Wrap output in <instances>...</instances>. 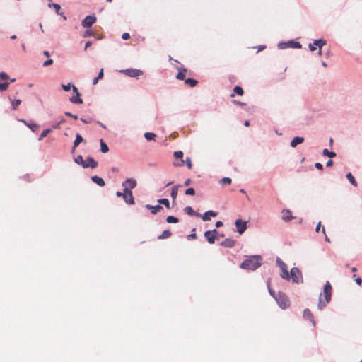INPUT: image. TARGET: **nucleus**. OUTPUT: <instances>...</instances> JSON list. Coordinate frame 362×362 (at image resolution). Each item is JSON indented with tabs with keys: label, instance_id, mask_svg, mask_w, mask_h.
Here are the masks:
<instances>
[{
	"label": "nucleus",
	"instance_id": "61",
	"mask_svg": "<svg viewBox=\"0 0 362 362\" xmlns=\"http://www.w3.org/2000/svg\"><path fill=\"white\" fill-rule=\"evenodd\" d=\"M43 54L45 56H46L47 57H50V54H49V52L48 51H44L43 52Z\"/></svg>",
	"mask_w": 362,
	"mask_h": 362
},
{
	"label": "nucleus",
	"instance_id": "32",
	"mask_svg": "<svg viewBox=\"0 0 362 362\" xmlns=\"http://www.w3.org/2000/svg\"><path fill=\"white\" fill-rule=\"evenodd\" d=\"M11 103L13 110H16L18 108V105H21V100L20 99L11 100Z\"/></svg>",
	"mask_w": 362,
	"mask_h": 362
},
{
	"label": "nucleus",
	"instance_id": "41",
	"mask_svg": "<svg viewBox=\"0 0 362 362\" xmlns=\"http://www.w3.org/2000/svg\"><path fill=\"white\" fill-rule=\"evenodd\" d=\"M49 6L50 7H51V6H52V7H53V8H54V10H55V11L57 12V14H59V15H62V13H60V12H59V11H60V10H61V6H60V5H59V4L54 3V4H49Z\"/></svg>",
	"mask_w": 362,
	"mask_h": 362
},
{
	"label": "nucleus",
	"instance_id": "23",
	"mask_svg": "<svg viewBox=\"0 0 362 362\" xmlns=\"http://www.w3.org/2000/svg\"><path fill=\"white\" fill-rule=\"evenodd\" d=\"M303 141H304L303 137H299V136L294 137L291 142V146L293 148H295L297 145L302 144Z\"/></svg>",
	"mask_w": 362,
	"mask_h": 362
},
{
	"label": "nucleus",
	"instance_id": "1",
	"mask_svg": "<svg viewBox=\"0 0 362 362\" xmlns=\"http://www.w3.org/2000/svg\"><path fill=\"white\" fill-rule=\"evenodd\" d=\"M262 265L259 255L250 256L240 264V268L247 270H255Z\"/></svg>",
	"mask_w": 362,
	"mask_h": 362
},
{
	"label": "nucleus",
	"instance_id": "15",
	"mask_svg": "<svg viewBox=\"0 0 362 362\" xmlns=\"http://www.w3.org/2000/svg\"><path fill=\"white\" fill-rule=\"evenodd\" d=\"M121 71L125 73V74L127 76H130V77H136V76H139L142 74V71L139 69H130L123 70Z\"/></svg>",
	"mask_w": 362,
	"mask_h": 362
},
{
	"label": "nucleus",
	"instance_id": "5",
	"mask_svg": "<svg viewBox=\"0 0 362 362\" xmlns=\"http://www.w3.org/2000/svg\"><path fill=\"white\" fill-rule=\"evenodd\" d=\"M276 264H278V266L279 267V268L281 269V273H280L281 277L282 279L288 280L289 279V273L288 272L286 264L282 260H281L279 258H277Z\"/></svg>",
	"mask_w": 362,
	"mask_h": 362
},
{
	"label": "nucleus",
	"instance_id": "62",
	"mask_svg": "<svg viewBox=\"0 0 362 362\" xmlns=\"http://www.w3.org/2000/svg\"><path fill=\"white\" fill-rule=\"evenodd\" d=\"M190 182H191L190 179H187L185 182V185L187 186V185H189L190 184Z\"/></svg>",
	"mask_w": 362,
	"mask_h": 362
},
{
	"label": "nucleus",
	"instance_id": "60",
	"mask_svg": "<svg viewBox=\"0 0 362 362\" xmlns=\"http://www.w3.org/2000/svg\"><path fill=\"white\" fill-rule=\"evenodd\" d=\"M233 103L237 104V105H240V106H243V105H245V103H243L235 101V100H234Z\"/></svg>",
	"mask_w": 362,
	"mask_h": 362
},
{
	"label": "nucleus",
	"instance_id": "57",
	"mask_svg": "<svg viewBox=\"0 0 362 362\" xmlns=\"http://www.w3.org/2000/svg\"><path fill=\"white\" fill-rule=\"evenodd\" d=\"M223 226V222L221 221H218L216 223V226L217 228H219V227H221Z\"/></svg>",
	"mask_w": 362,
	"mask_h": 362
},
{
	"label": "nucleus",
	"instance_id": "59",
	"mask_svg": "<svg viewBox=\"0 0 362 362\" xmlns=\"http://www.w3.org/2000/svg\"><path fill=\"white\" fill-rule=\"evenodd\" d=\"M99 79H100V78H99L98 76H97L96 78H95L93 79V85L97 84V83H98V81H99Z\"/></svg>",
	"mask_w": 362,
	"mask_h": 362
},
{
	"label": "nucleus",
	"instance_id": "16",
	"mask_svg": "<svg viewBox=\"0 0 362 362\" xmlns=\"http://www.w3.org/2000/svg\"><path fill=\"white\" fill-rule=\"evenodd\" d=\"M72 89H73V91L76 93V96H77V99H75V96H73L70 100L73 103H75V104H82L83 103V100L80 98L81 97V94L79 93V92L78 91V89L76 86H74V85L72 86Z\"/></svg>",
	"mask_w": 362,
	"mask_h": 362
},
{
	"label": "nucleus",
	"instance_id": "13",
	"mask_svg": "<svg viewBox=\"0 0 362 362\" xmlns=\"http://www.w3.org/2000/svg\"><path fill=\"white\" fill-rule=\"evenodd\" d=\"M235 226L237 228V231L242 234L245 232L247 228V223L242 219H237L235 221Z\"/></svg>",
	"mask_w": 362,
	"mask_h": 362
},
{
	"label": "nucleus",
	"instance_id": "2",
	"mask_svg": "<svg viewBox=\"0 0 362 362\" xmlns=\"http://www.w3.org/2000/svg\"><path fill=\"white\" fill-rule=\"evenodd\" d=\"M332 297V286L329 281H327L324 286L323 293L320 295L319 299L318 307L320 309L323 308L331 300Z\"/></svg>",
	"mask_w": 362,
	"mask_h": 362
},
{
	"label": "nucleus",
	"instance_id": "38",
	"mask_svg": "<svg viewBox=\"0 0 362 362\" xmlns=\"http://www.w3.org/2000/svg\"><path fill=\"white\" fill-rule=\"evenodd\" d=\"M233 92H234V93H236V94H238L239 95H243V93H244L243 89L240 86H236L234 88Z\"/></svg>",
	"mask_w": 362,
	"mask_h": 362
},
{
	"label": "nucleus",
	"instance_id": "50",
	"mask_svg": "<svg viewBox=\"0 0 362 362\" xmlns=\"http://www.w3.org/2000/svg\"><path fill=\"white\" fill-rule=\"evenodd\" d=\"M322 233H323L325 234V241H326V242H328V243H330V240H329V238L327 236V235L325 234V228H324V227H322Z\"/></svg>",
	"mask_w": 362,
	"mask_h": 362
},
{
	"label": "nucleus",
	"instance_id": "26",
	"mask_svg": "<svg viewBox=\"0 0 362 362\" xmlns=\"http://www.w3.org/2000/svg\"><path fill=\"white\" fill-rule=\"evenodd\" d=\"M25 125H27L33 132H36L40 126L39 124H36V123H33V122H30V123H28L25 120H21Z\"/></svg>",
	"mask_w": 362,
	"mask_h": 362
},
{
	"label": "nucleus",
	"instance_id": "6",
	"mask_svg": "<svg viewBox=\"0 0 362 362\" xmlns=\"http://www.w3.org/2000/svg\"><path fill=\"white\" fill-rule=\"evenodd\" d=\"M292 279L293 282L294 283H300L303 281V276L300 271L296 268L293 267L291 270V273L289 274V278Z\"/></svg>",
	"mask_w": 362,
	"mask_h": 362
},
{
	"label": "nucleus",
	"instance_id": "53",
	"mask_svg": "<svg viewBox=\"0 0 362 362\" xmlns=\"http://www.w3.org/2000/svg\"><path fill=\"white\" fill-rule=\"evenodd\" d=\"M355 281H356V283L358 285L361 286V285L362 284V279H361V277H357V278L355 279Z\"/></svg>",
	"mask_w": 362,
	"mask_h": 362
},
{
	"label": "nucleus",
	"instance_id": "52",
	"mask_svg": "<svg viewBox=\"0 0 362 362\" xmlns=\"http://www.w3.org/2000/svg\"><path fill=\"white\" fill-rule=\"evenodd\" d=\"M268 288H269V292L270 295H271L272 296H273V297L275 298V297H276V296L275 295L274 291H272V290L270 288V287H269V284H268Z\"/></svg>",
	"mask_w": 362,
	"mask_h": 362
},
{
	"label": "nucleus",
	"instance_id": "47",
	"mask_svg": "<svg viewBox=\"0 0 362 362\" xmlns=\"http://www.w3.org/2000/svg\"><path fill=\"white\" fill-rule=\"evenodd\" d=\"M71 86L70 83H68L67 85H64V84L62 85V88L65 91H69L71 89Z\"/></svg>",
	"mask_w": 362,
	"mask_h": 362
},
{
	"label": "nucleus",
	"instance_id": "10",
	"mask_svg": "<svg viewBox=\"0 0 362 362\" xmlns=\"http://www.w3.org/2000/svg\"><path fill=\"white\" fill-rule=\"evenodd\" d=\"M174 156L177 159V161L173 163V165L175 167H181L185 164V161L182 159L183 152L182 151H177L174 152Z\"/></svg>",
	"mask_w": 362,
	"mask_h": 362
},
{
	"label": "nucleus",
	"instance_id": "64",
	"mask_svg": "<svg viewBox=\"0 0 362 362\" xmlns=\"http://www.w3.org/2000/svg\"><path fill=\"white\" fill-rule=\"evenodd\" d=\"M196 237H197V236H196V234H195V233H192V234H190V235H189V238H194H194H196Z\"/></svg>",
	"mask_w": 362,
	"mask_h": 362
},
{
	"label": "nucleus",
	"instance_id": "19",
	"mask_svg": "<svg viewBox=\"0 0 362 362\" xmlns=\"http://www.w3.org/2000/svg\"><path fill=\"white\" fill-rule=\"evenodd\" d=\"M146 208L151 211V214H156L158 212H160L163 210V206L160 204L156 206H151L150 204H146Z\"/></svg>",
	"mask_w": 362,
	"mask_h": 362
},
{
	"label": "nucleus",
	"instance_id": "24",
	"mask_svg": "<svg viewBox=\"0 0 362 362\" xmlns=\"http://www.w3.org/2000/svg\"><path fill=\"white\" fill-rule=\"evenodd\" d=\"M235 241L234 240L227 238L221 243V245L224 247L231 248L234 247Z\"/></svg>",
	"mask_w": 362,
	"mask_h": 362
},
{
	"label": "nucleus",
	"instance_id": "40",
	"mask_svg": "<svg viewBox=\"0 0 362 362\" xmlns=\"http://www.w3.org/2000/svg\"><path fill=\"white\" fill-rule=\"evenodd\" d=\"M324 156L333 158L336 156V153L333 151H329L327 149H324L322 152Z\"/></svg>",
	"mask_w": 362,
	"mask_h": 362
},
{
	"label": "nucleus",
	"instance_id": "12",
	"mask_svg": "<svg viewBox=\"0 0 362 362\" xmlns=\"http://www.w3.org/2000/svg\"><path fill=\"white\" fill-rule=\"evenodd\" d=\"M96 21L95 16H87L82 21V26L84 28H88L91 26Z\"/></svg>",
	"mask_w": 362,
	"mask_h": 362
},
{
	"label": "nucleus",
	"instance_id": "11",
	"mask_svg": "<svg viewBox=\"0 0 362 362\" xmlns=\"http://www.w3.org/2000/svg\"><path fill=\"white\" fill-rule=\"evenodd\" d=\"M218 233L216 229L213 230H207L204 233V237L210 244H214L216 238V234Z\"/></svg>",
	"mask_w": 362,
	"mask_h": 362
},
{
	"label": "nucleus",
	"instance_id": "37",
	"mask_svg": "<svg viewBox=\"0 0 362 362\" xmlns=\"http://www.w3.org/2000/svg\"><path fill=\"white\" fill-rule=\"evenodd\" d=\"M51 132V129H45L42 132V133L40 134L39 138H38V140L39 141H42L45 136H47V134Z\"/></svg>",
	"mask_w": 362,
	"mask_h": 362
},
{
	"label": "nucleus",
	"instance_id": "56",
	"mask_svg": "<svg viewBox=\"0 0 362 362\" xmlns=\"http://www.w3.org/2000/svg\"><path fill=\"white\" fill-rule=\"evenodd\" d=\"M98 77L100 79L103 77V69H101L99 74H98Z\"/></svg>",
	"mask_w": 362,
	"mask_h": 362
},
{
	"label": "nucleus",
	"instance_id": "58",
	"mask_svg": "<svg viewBox=\"0 0 362 362\" xmlns=\"http://www.w3.org/2000/svg\"><path fill=\"white\" fill-rule=\"evenodd\" d=\"M320 227H321V222L320 221V222L318 223V224L317 225L316 228H315V231H316L317 233H318V232H319V230H320Z\"/></svg>",
	"mask_w": 362,
	"mask_h": 362
},
{
	"label": "nucleus",
	"instance_id": "45",
	"mask_svg": "<svg viewBox=\"0 0 362 362\" xmlns=\"http://www.w3.org/2000/svg\"><path fill=\"white\" fill-rule=\"evenodd\" d=\"M94 35V33L93 31L92 30H87L84 34H83V37H90V36H93Z\"/></svg>",
	"mask_w": 362,
	"mask_h": 362
},
{
	"label": "nucleus",
	"instance_id": "63",
	"mask_svg": "<svg viewBox=\"0 0 362 362\" xmlns=\"http://www.w3.org/2000/svg\"><path fill=\"white\" fill-rule=\"evenodd\" d=\"M81 120L86 124L90 123V121L85 119L83 118H81Z\"/></svg>",
	"mask_w": 362,
	"mask_h": 362
},
{
	"label": "nucleus",
	"instance_id": "48",
	"mask_svg": "<svg viewBox=\"0 0 362 362\" xmlns=\"http://www.w3.org/2000/svg\"><path fill=\"white\" fill-rule=\"evenodd\" d=\"M65 115L69 116V117H73L74 119H78V116L77 115H73V114H71L69 112H66Z\"/></svg>",
	"mask_w": 362,
	"mask_h": 362
},
{
	"label": "nucleus",
	"instance_id": "20",
	"mask_svg": "<svg viewBox=\"0 0 362 362\" xmlns=\"http://www.w3.org/2000/svg\"><path fill=\"white\" fill-rule=\"evenodd\" d=\"M294 217L291 216V211L289 209H284L282 211V219L285 221H288L293 219Z\"/></svg>",
	"mask_w": 362,
	"mask_h": 362
},
{
	"label": "nucleus",
	"instance_id": "46",
	"mask_svg": "<svg viewBox=\"0 0 362 362\" xmlns=\"http://www.w3.org/2000/svg\"><path fill=\"white\" fill-rule=\"evenodd\" d=\"M52 64H53V60L48 59V60H46L45 62H44L43 66L47 67V66L52 65Z\"/></svg>",
	"mask_w": 362,
	"mask_h": 362
},
{
	"label": "nucleus",
	"instance_id": "28",
	"mask_svg": "<svg viewBox=\"0 0 362 362\" xmlns=\"http://www.w3.org/2000/svg\"><path fill=\"white\" fill-rule=\"evenodd\" d=\"M187 72V69L185 68L180 69L178 74L176 76V78L178 80H184L185 77V74Z\"/></svg>",
	"mask_w": 362,
	"mask_h": 362
},
{
	"label": "nucleus",
	"instance_id": "22",
	"mask_svg": "<svg viewBox=\"0 0 362 362\" xmlns=\"http://www.w3.org/2000/svg\"><path fill=\"white\" fill-rule=\"evenodd\" d=\"M92 181L100 187H103L105 185L104 180L97 175H94L91 177Z\"/></svg>",
	"mask_w": 362,
	"mask_h": 362
},
{
	"label": "nucleus",
	"instance_id": "29",
	"mask_svg": "<svg viewBox=\"0 0 362 362\" xmlns=\"http://www.w3.org/2000/svg\"><path fill=\"white\" fill-rule=\"evenodd\" d=\"M185 83L190 87H194L198 83V81L193 78H187L185 80Z\"/></svg>",
	"mask_w": 362,
	"mask_h": 362
},
{
	"label": "nucleus",
	"instance_id": "49",
	"mask_svg": "<svg viewBox=\"0 0 362 362\" xmlns=\"http://www.w3.org/2000/svg\"><path fill=\"white\" fill-rule=\"evenodd\" d=\"M122 38L123 40H128V39L130 38V35H129V34L128 33H124L122 34Z\"/></svg>",
	"mask_w": 362,
	"mask_h": 362
},
{
	"label": "nucleus",
	"instance_id": "30",
	"mask_svg": "<svg viewBox=\"0 0 362 362\" xmlns=\"http://www.w3.org/2000/svg\"><path fill=\"white\" fill-rule=\"evenodd\" d=\"M177 194H178V185H176L172 188L171 193H170L171 197L173 201H175L176 199V198L177 197Z\"/></svg>",
	"mask_w": 362,
	"mask_h": 362
},
{
	"label": "nucleus",
	"instance_id": "42",
	"mask_svg": "<svg viewBox=\"0 0 362 362\" xmlns=\"http://www.w3.org/2000/svg\"><path fill=\"white\" fill-rule=\"evenodd\" d=\"M185 211L190 215V216H193L195 214V212L194 211V209L191 207V206H187L185 208Z\"/></svg>",
	"mask_w": 362,
	"mask_h": 362
},
{
	"label": "nucleus",
	"instance_id": "36",
	"mask_svg": "<svg viewBox=\"0 0 362 362\" xmlns=\"http://www.w3.org/2000/svg\"><path fill=\"white\" fill-rule=\"evenodd\" d=\"M166 221L168 223H177L179 222V220L177 218H176L173 216H168L166 218Z\"/></svg>",
	"mask_w": 362,
	"mask_h": 362
},
{
	"label": "nucleus",
	"instance_id": "4",
	"mask_svg": "<svg viewBox=\"0 0 362 362\" xmlns=\"http://www.w3.org/2000/svg\"><path fill=\"white\" fill-rule=\"evenodd\" d=\"M275 300L278 305L282 308L286 309L290 306V300L286 295L283 293L279 292L276 297H275Z\"/></svg>",
	"mask_w": 362,
	"mask_h": 362
},
{
	"label": "nucleus",
	"instance_id": "25",
	"mask_svg": "<svg viewBox=\"0 0 362 362\" xmlns=\"http://www.w3.org/2000/svg\"><path fill=\"white\" fill-rule=\"evenodd\" d=\"M83 141V139L81 136V134H76V139H75V141L74 142V146H73V148H72V151H74L76 149V148L79 145V144H81Z\"/></svg>",
	"mask_w": 362,
	"mask_h": 362
},
{
	"label": "nucleus",
	"instance_id": "44",
	"mask_svg": "<svg viewBox=\"0 0 362 362\" xmlns=\"http://www.w3.org/2000/svg\"><path fill=\"white\" fill-rule=\"evenodd\" d=\"M185 194L187 195H194L195 191L193 188L190 187L185 190Z\"/></svg>",
	"mask_w": 362,
	"mask_h": 362
},
{
	"label": "nucleus",
	"instance_id": "7",
	"mask_svg": "<svg viewBox=\"0 0 362 362\" xmlns=\"http://www.w3.org/2000/svg\"><path fill=\"white\" fill-rule=\"evenodd\" d=\"M278 46L280 49H286L288 47L294 48V49L301 48L300 43L299 42H296L294 40H290L286 42H280Z\"/></svg>",
	"mask_w": 362,
	"mask_h": 362
},
{
	"label": "nucleus",
	"instance_id": "18",
	"mask_svg": "<svg viewBox=\"0 0 362 362\" xmlns=\"http://www.w3.org/2000/svg\"><path fill=\"white\" fill-rule=\"evenodd\" d=\"M303 317L305 319L309 320L312 322L313 325L314 327L315 326V321L314 320V316L309 309L307 308V309L304 310Z\"/></svg>",
	"mask_w": 362,
	"mask_h": 362
},
{
	"label": "nucleus",
	"instance_id": "39",
	"mask_svg": "<svg viewBox=\"0 0 362 362\" xmlns=\"http://www.w3.org/2000/svg\"><path fill=\"white\" fill-rule=\"evenodd\" d=\"M231 179L229 177H223L221 180L220 183L222 185V186H224L226 185H230L231 184Z\"/></svg>",
	"mask_w": 362,
	"mask_h": 362
},
{
	"label": "nucleus",
	"instance_id": "55",
	"mask_svg": "<svg viewBox=\"0 0 362 362\" xmlns=\"http://www.w3.org/2000/svg\"><path fill=\"white\" fill-rule=\"evenodd\" d=\"M332 165H333L332 160H329L326 163L327 167H331V166H332Z\"/></svg>",
	"mask_w": 362,
	"mask_h": 362
},
{
	"label": "nucleus",
	"instance_id": "21",
	"mask_svg": "<svg viewBox=\"0 0 362 362\" xmlns=\"http://www.w3.org/2000/svg\"><path fill=\"white\" fill-rule=\"evenodd\" d=\"M218 214L217 212H215V211H208L206 212H205L203 216H202V220L204 221H209L210 220V217L209 216H213V217H215Z\"/></svg>",
	"mask_w": 362,
	"mask_h": 362
},
{
	"label": "nucleus",
	"instance_id": "3",
	"mask_svg": "<svg viewBox=\"0 0 362 362\" xmlns=\"http://www.w3.org/2000/svg\"><path fill=\"white\" fill-rule=\"evenodd\" d=\"M74 160L77 164L82 165L83 168H95L98 166V163L91 157L88 158V161H90V163L84 162L83 156L81 155L78 156Z\"/></svg>",
	"mask_w": 362,
	"mask_h": 362
},
{
	"label": "nucleus",
	"instance_id": "31",
	"mask_svg": "<svg viewBox=\"0 0 362 362\" xmlns=\"http://www.w3.org/2000/svg\"><path fill=\"white\" fill-rule=\"evenodd\" d=\"M100 151L104 153H107L109 151V148H108L107 145L105 143V141L103 139H100Z\"/></svg>",
	"mask_w": 362,
	"mask_h": 362
},
{
	"label": "nucleus",
	"instance_id": "54",
	"mask_svg": "<svg viewBox=\"0 0 362 362\" xmlns=\"http://www.w3.org/2000/svg\"><path fill=\"white\" fill-rule=\"evenodd\" d=\"M91 45H92V42L88 41L85 45L84 49L86 50L90 46H91Z\"/></svg>",
	"mask_w": 362,
	"mask_h": 362
},
{
	"label": "nucleus",
	"instance_id": "35",
	"mask_svg": "<svg viewBox=\"0 0 362 362\" xmlns=\"http://www.w3.org/2000/svg\"><path fill=\"white\" fill-rule=\"evenodd\" d=\"M346 178L354 186H357V182L356 181L354 177L351 175V173H348L346 174Z\"/></svg>",
	"mask_w": 362,
	"mask_h": 362
},
{
	"label": "nucleus",
	"instance_id": "14",
	"mask_svg": "<svg viewBox=\"0 0 362 362\" xmlns=\"http://www.w3.org/2000/svg\"><path fill=\"white\" fill-rule=\"evenodd\" d=\"M326 41L322 39L319 40H315L313 42V44L309 45V48L311 51H314L316 49V47H318L320 49H322V47L325 45Z\"/></svg>",
	"mask_w": 362,
	"mask_h": 362
},
{
	"label": "nucleus",
	"instance_id": "33",
	"mask_svg": "<svg viewBox=\"0 0 362 362\" xmlns=\"http://www.w3.org/2000/svg\"><path fill=\"white\" fill-rule=\"evenodd\" d=\"M144 137L148 141L155 140L156 135L152 132H146L144 134Z\"/></svg>",
	"mask_w": 362,
	"mask_h": 362
},
{
	"label": "nucleus",
	"instance_id": "17",
	"mask_svg": "<svg viewBox=\"0 0 362 362\" xmlns=\"http://www.w3.org/2000/svg\"><path fill=\"white\" fill-rule=\"evenodd\" d=\"M122 185L124 188L127 187L131 190V189H134L136 187V181L133 178H128L122 183Z\"/></svg>",
	"mask_w": 362,
	"mask_h": 362
},
{
	"label": "nucleus",
	"instance_id": "43",
	"mask_svg": "<svg viewBox=\"0 0 362 362\" xmlns=\"http://www.w3.org/2000/svg\"><path fill=\"white\" fill-rule=\"evenodd\" d=\"M184 161H185V163H186V165L189 169L192 168V163L191 158L189 157L186 158L185 160H184Z\"/></svg>",
	"mask_w": 362,
	"mask_h": 362
},
{
	"label": "nucleus",
	"instance_id": "9",
	"mask_svg": "<svg viewBox=\"0 0 362 362\" xmlns=\"http://www.w3.org/2000/svg\"><path fill=\"white\" fill-rule=\"evenodd\" d=\"M122 197L127 204H134V199L133 197L132 192L130 189H129L127 187L124 189V192L122 193Z\"/></svg>",
	"mask_w": 362,
	"mask_h": 362
},
{
	"label": "nucleus",
	"instance_id": "51",
	"mask_svg": "<svg viewBox=\"0 0 362 362\" xmlns=\"http://www.w3.org/2000/svg\"><path fill=\"white\" fill-rule=\"evenodd\" d=\"M315 166L318 170H322V168H323V166H322V165L320 163H316L315 164Z\"/></svg>",
	"mask_w": 362,
	"mask_h": 362
},
{
	"label": "nucleus",
	"instance_id": "34",
	"mask_svg": "<svg viewBox=\"0 0 362 362\" xmlns=\"http://www.w3.org/2000/svg\"><path fill=\"white\" fill-rule=\"evenodd\" d=\"M158 203L163 204L168 209H170V202L168 199H159Z\"/></svg>",
	"mask_w": 362,
	"mask_h": 362
},
{
	"label": "nucleus",
	"instance_id": "8",
	"mask_svg": "<svg viewBox=\"0 0 362 362\" xmlns=\"http://www.w3.org/2000/svg\"><path fill=\"white\" fill-rule=\"evenodd\" d=\"M9 78L8 75L5 72L0 73V90H6L9 86V83L7 80Z\"/></svg>",
	"mask_w": 362,
	"mask_h": 362
},
{
	"label": "nucleus",
	"instance_id": "27",
	"mask_svg": "<svg viewBox=\"0 0 362 362\" xmlns=\"http://www.w3.org/2000/svg\"><path fill=\"white\" fill-rule=\"evenodd\" d=\"M171 235L172 233L169 230H165L163 231L162 234L158 237V238L160 240L166 239L170 238Z\"/></svg>",
	"mask_w": 362,
	"mask_h": 362
}]
</instances>
